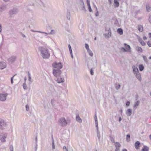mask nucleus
<instances>
[{
  "instance_id": "nucleus-40",
  "label": "nucleus",
  "mask_w": 151,
  "mask_h": 151,
  "mask_svg": "<svg viewBox=\"0 0 151 151\" xmlns=\"http://www.w3.org/2000/svg\"><path fill=\"white\" fill-rule=\"evenodd\" d=\"M91 74V75H93V71L92 69H91L90 70Z\"/></svg>"
},
{
  "instance_id": "nucleus-33",
  "label": "nucleus",
  "mask_w": 151,
  "mask_h": 151,
  "mask_svg": "<svg viewBox=\"0 0 151 151\" xmlns=\"http://www.w3.org/2000/svg\"><path fill=\"white\" fill-rule=\"evenodd\" d=\"M88 6V10L89 12H91L92 11V9L91 8V6H90V5L89 6Z\"/></svg>"
},
{
  "instance_id": "nucleus-5",
  "label": "nucleus",
  "mask_w": 151,
  "mask_h": 151,
  "mask_svg": "<svg viewBox=\"0 0 151 151\" xmlns=\"http://www.w3.org/2000/svg\"><path fill=\"white\" fill-rule=\"evenodd\" d=\"M5 122L2 119H0V129H3L6 127Z\"/></svg>"
},
{
  "instance_id": "nucleus-46",
  "label": "nucleus",
  "mask_w": 151,
  "mask_h": 151,
  "mask_svg": "<svg viewBox=\"0 0 151 151\" xmlns=\"http://www.w3.org/2000/svg\"><path fill=\"white\" fill-rule=\"evenodd\" d=\"M63 149L64 150H66V151H67V148H66V147L65 146H64V147H63Z\"/></svg>"
},
{
  "instance_id": "nucleus-51",
  "label": "nucleus",
  "mask_w": 151,
  "mask_h": 151,
  "mask_svg": "<svg viewBox=\"0 0 151 151\" xmlns=\"http://www.w3.org/2000/svg\"><path fill=\"white\" fill-rule=\"evenodd\" d=\"M1 25L0 24V32H1Z\"/></svg>"
},
{
  "instance_id": "nucleus-20",
  "label": "nucleus",
  "mask_w": 151,
  "mask_h": 151,
  "mask_svg": "<svg viewBox=\"0 0 151 151\" xmlns=\"http://www.w3.org/2000/svg\"><path fill=\"white\" fill-rule=\"evenodd\" d=\"M136 77L139 80H140L141 79V76L140 74L139 73H137L136 74Z\"/></svg>"
},
{
  "instance_id": "nucleus-23",
  "label": "nucleus",
  "mask_w": 151,
  "mask_h": 151,
  "mask_svg": "<svg viewBox=\"0 0 151 151\" xmlns=\"http://www.w3.org/2000/svg\"><path fill=\"white\" fill-rule=\"evenodd\" d=\"M133 71L135 72H137L138 71V69L135 66H134L133 67Z\"/></svg>"
},
{
  "instance_id": "nucleus-15",
  "label": "nucleus",
  "mask_w": 151,
  "mask_h": 151,
  "mask_svg": "<svg viewBox=\"0 0 151 151\" xmlns=\"http://www.w3.org/2000/svg\"><path fill=\"white\" fill-rule=\"evenodd\" d=\"M149 148L146 146H144L142 149V151H148Z\"/></svg>"
},
{
  "instance_id": "nucleus-38",
  "label": "nucleus",
  "mask_w": 151,
  "mask_h": 151,
  "mask_svg": "<svg viewBox=\"0 0 151 151\" xmlns=\"http://www.w3.org/2000/svg\"><path fill=\"white\" fill-rule=\"evenodd\" d=\"M87 6H89L90 5V1L89 0H87Z\"/></svg>"
},
{
  "instance_id": "nucleus-48",
  "label": "nucleus",
  "mask_w": 151,
  "mask_h": 151,
  "mask_svg": "<svg viewBox=\"0 0 151 151\" xmlns=\"http://www.w3.org/2000/svg\"><path fill=\"white\" fill-rule=\"evenodd\" d=\"M119 148H116L115 151H119Z\"/></svg>"
},
{
  "instance_id": "nucleus-59",
  "label": "nucleus",
  "mask_w": 151,
  "mask_h": 151,
  "mask_svg": "<svg viewBox=\"0 0 151 151\" xmlns=\"http://www.w3.org/2000/svg\"><path fill=\"white\" fill-rule=\"evenodd\" d=\"M150 95H151V92H150Z\"/></svg>"
},
{
  "instance_id": "nucleus-12",
  "label": "nucleus",
  "mask_w": 151,
  "mask_h": 151,
  "mask_svg": "<svg viewBox=\"0 0 151 151\" xmlns=\"http://www.w3.org/2000/svg\"><path fill=\"white\" fill-rule=\"evenodd\" d=\"M132 110L131 109H129L126 111V114L128 116H130L132 114Z\"/></svg>"
},
{
  "instance_id": "nucleus-16",
  "label": "nucleus",
  "mask_w": 151,
  "mask_h": 151,
  "mask_svg": "<svg viewBox=\"0 0 151 151\" xmlns=\"http://www.w3.org/2000/svg\"><path fill=\"white\" fill-rule=\"evenodd\" d=\"M76 120L78 122L81 123L82 122V120L81 118L79 117V115H78L76 116Z\"/></svg>"
},
{
  "instance_id": "nucleus-36",
  "label": "nucleus",
  "mask_w": 151,
  "mask_h": 151,
  "mask_svg": "<svg viewBox=\"0 0 151 151\" xmlns=\"http://www.w3.org/2000/svg\"><path fill=\"white\" fill-rule=\"evenodd\" d=\"M10 150L11 151H13V148L12 146L11 145L10 147Z\"/></svg>"
},
{
  "instance_id": "nucleus-7",
  "label": "nucleus",
  "mask_w": 151,
  "mask_h": 151,
  "mask_svg": "<svg viewBox=\"0 0 151 151\" xmlns=\"http://www.w3.org/2000/svg\"><path fill=\"white\" fill-rule=\"evenodd\" d=\"M59 122L61 124L62 126H65L67 124V122L65 118H62L60 119Z\"/></svg>"
},
{
  "instance_id": "nucleus-8",
  "label": "nucleus",
  "mask_w": 151,
  "mask_h": 151,
  "mask_svg": "<svg viewBox=\"0 0 151 151\" xmlns=\"http://www.w3.org/2000/svg\"><path fill=\"white\" fill-rule=\"evenodd\" d=\"M6 66V63L4 62H0V69H1L5 68Z\"/></svg>"
},
{
  "instance_id": "nucleus-34",
  "label": "nucleus",
  "mask_w": 151,
  "mask_h": 151,
  "mask_svg": "<svg viewBox=\"0 0 151 151\" xmlns=\"http://www.w3.org/2000/svg\"><path fill=\"white\" fill-rule=\"evenodd\" d=\"M147 44L149 47H151V42L148 41L147 42Z\"/></svg>"
},
{
  "instance_id": "nucleus-2",
  "label": "nucleus",
  "mask_w": 151,
  "mask_h": 151,
  "mask_svg": "<svg viewBox=\"0 0 151 151\" xmlns=\"http://www.w3.org/2000/svg\"><path fill=\"white\" fill-rule=\"evenodd\" d=\"M125 48L124 47H122L121 50L123 52H130V47L129 45H127L126 43L124 44Z\"/></svg>"
},
{
  "instance_id": "nucleus-11",
  "label": "nucleus",
  "mask_w": 151,
  "mask_h": 151,
  "mask_svg": "<svg viewBox=\"0 0 151 151\" xmlns=\"http://www.w3.org/2000/svg\"><path fill=\"white\" fill-rule=\"evenodd\" d=\"M114 6L115 7H118L119 6V3L118 0H114Z\"/></svg>"
},
{
  "instance_id": "nucleus-10",
  "label": "nucleus",
  "mask_w": 151,
  "mask_h": 151,
  "mask_svg": "<svg viewBox=\"0 0 151 151\" xmlns=\"http://www.w3.org/2000/svg\"><path fill=\"white\" fill-rule=\"evenodd\" d=\"M64 80L63 78H59L57 79V81L58 83H60L63 82L64 81Z\"/></svg>"
},
{
  "instance_id": "nucleus-27",
  "label": "nucleus",
  "mask_w": 151,
  "mask_h": 151,
  "mask_svg": "<svg viewBox=\"0 0 151 151\" xmlns=\"http://www.w3.org/2000/svg\"><path fill=\"white\" fill-rule=\"evenodd\" d=\"M85 47L86 48V49H87V51L88 50H90V49L89 48V46H88V45L87 44H85Z\"/></svg>"
},
{
  "instance_id": "nucleus-49",
  "label": "nucleus",
  "mask_w": 151,
  "mask_h": 151,
  "mask_svg": "<svg viewBox=\"0 0 151 151\" xmlns=\"http://www.w3.org/2000/svg\"><path fill=\"white\" fill-rule=\"evenodd\" d=\"M122 151H127V150L126 149H124L122 150Z\"/></svg>"
},
{
  "instance_id": "nucleus-30",
  "label": "nucleus",
  "mask_w": 151,
  "mask_h": 151,
  "mask_svg": "<svg viewBox=\"0 0 151 151\" xmlns=\"http://www.w3.org/2000/svg\"><path fill=\"white\" fill-rule=\"evenodd\" d=\"M15 10H12L10 11V14H13L15 13Z\"/></svg>"
},
{
  "instance_id": "nucleus-31",
  "label": "nucleus",
  "mask_w": 151,
  "mask_h": 151,
  "mask_svg": "<svg viewBox=\"0 0 151 151\" xmlns=\"http://www.w3.org/2000/svg\"><path fill=\"white\" fill-rule=\"evenodd\" d=\"M68 47H69V50L70 53L71 54H72V49H71V46H70V45H68Z\"/></svg>"
},
{
  "instance_id": "nucleus-53",
  "label": "nucleus",
  "mask_w": 151,
  "mask_h": 151,
  "mask_svg": "<svg viewBox=\"0 0 151 151\" xmlns=\"http://www.w3.org/2000/svg\"><path fill=\"white\" fill-rule=\"evenodd\" d=\"M29 78V81H30L31 80V76H28Z\"/></svg>"
},
{
  "instance_id": "nucleus-57",
  "label": "nucleus",
  "mask_w": 151,
  "mask_h": 151,
  "mask_svg": "<svg viewBox=\"0 0 151 151\" xmlns=\"http://www.w3.org/2000/svg\"><path fill=\"white\" fill-rule=\"evenodd\" d=\"M95 40H96V37H95L94 39Z\"/></svg>"
},
{
  "instance_id": "nucleus-14",
  "label": "nucleus",
  "mask_w": 151,
  "mask_h": 151,
  "mask_svg": "<svg viewBox=\"0 0 151 151\" xmlns=\"http://www.w3.org/2000/svg\"><path fill=\"white\" fill-rule=\"evenodd\" d=\"M143 27L141 25H139L138 26V29L140 32H142L143 30Z\"/></svg>"
},
{
  "instance_id": "nucleus-41",
  "label": "nucleus",
  "mask_w": 151,
  "mask_h": 151,
  "mask_svg": "<svg viewBox=\"0 0 151 151\" xmlns=\"http://www.w3.org/2000/svg\"><path fill=\"white\" fill-rule=\"evenodd\" d=\"M26 108L27 110V111L29 109V106L28 105H26Z\"/></svg>"
},
{
  "instance_id": "nucleus-13",
  "label": "nucleus",
  "mask_w": 151,
  "mask_h": 151,
  "mask_svg": "<svg viewBox=\"0 0 151 151\" xmlns=\"http://www.w3.org/2000/svg\"><path fill=\"white\" fill-rule=\"evenodd\" d=\"M114 145L116 147V148H119L121 147V145L118 142H116L115 143Z\"/></svg>"
},
{
  "instance_id": "nucleus-56",
  "label": "nucleus",
  "mask_w": 151,
  "mask_h": 151,
  "mask_svg": "<svg viewBox=\"0 0 151 151\" xmlns=\"http://www.w3.org/2000/svg\"><path fill=\"white\" fill-rule=\"evenodd\" d=\"M149 58L150 59H151V57H150Z\"/></svg>"
},
{
  "instance_id": "nucleus-58",
  "label": "nucleus",
  "mask_w": 151,
  "mask_h": 151,
  "mask_svg": "<svg viewBox=\"0 0 151 151\" xmlns=\"http://www.w3.org/2000/svg\"><path fill=\"white\" fill-rule=\"evenodd\" d=\"M71 56L72 57V58H73V56L72 55H71Z\"/></svg>"
},
{
  "instance_id": "nucleus-21",
  "label": "nucleus",
  "mask_w": 151,
  "mask_h": 151,
  "mask_svg": "<svg viewBox=\"0 0 151 151\" xmlns=\"http://www.w3.org/2000/svg\"><path fill=\"white\" fill-rule=\"evenodd\" d=\"M144 66L142 65H140L139 66V68L140 71L144 69Z\"/></svg>"
},
{
  "instance_id": "nucleus-9",
  "label": "nucleus",
  "mask_w": 151,
  "mask_h": 151,
  "mask_svg": "<svg viewBox=\"0 0 151 151\" xmlns=\"http://www.w3.org/2000/svg\"><path fill=\"white\" fill-rule=\"evenodd\" d=\"M140 143L138 141L136 142L134 144V146L135 148L137 149H139L140 147Z\"/></svg>"
},
{
  "instance_id": "nucleus-52",
  "label": "nucleus",
  "mask_w": 151,
  "mask_h": 151,
  "mask_svg": "<svg viewBox=\"0 0 151 151\" xmlns=\"http://www.w3.org/2000/svg\"><path fill=\"white\" fill-rule=\"evenodd\" d=\"M28 76H31L30 74L29 73V72L28 73Z\"/></svg>"
},
{
  "instance_id": "nucleus-19",
  "label": "nucleus",
  "mask_w": 151,
  "mask_h": 151,
  "mask_svg": "<svg viewBox=\"0 0 151 151\" xmlns=\"http://www.w3.org/2000/svg\"><path fill=\"white\" fill-rule=\"evenodd\" d=\"M146 9L148 12H150L151 10V7L149 5H147L146 6Z\"/></svg>"
},
{
  "instance_id": "nucleus-55",
  "label": "nucleus",
  "mask_w": 151,
  "mask_h": 151,
  "mask_svg": "<svg viewBox=\"0 0 151 151\" xmlns=\"http://www.w3.org/2000/svg\"><path fill=\"white\" fill-rule=\"evenodd\" d=\"M98 13H97V14H96V16H98Z\"/></svg>"
},
{
  "instance_id": "nucleus-4",
  "label": "nucleus",
  "mask_w": 151,
  "mask_h": 151,
  "mask_svg": "<svg viewBox=\"0 0 151 151\" xmlns=\"http://www.w3.org/2000/svg\"><path fill=\"white\" fill-rule=\"evenodd\" d=\"M53 73L54 76L57 77L61 74V71L60 69H54L53 70Z\"/></svg>"
},
{
  "instance_id": "nucleus-47",
  "label": "nucleus",
  "mask_w": 151,
  "mask_h": 151,
  "mask_svg": "<svg viewBox=\"0 0 151 151\" xmlns=\"http://www.w3.org/2000/svg\"><path fill=\"white\" fill-rule=\"evenodd\" d=\"M149 21L150 23H151V17L149 18Z\"/></svg>"
},
{
  "instance_id": "nucleus-32",
  "label": "nucleus",
  "mask_w": 151,
  "mask_h": 151,
  "mask_svg": "<svg viewBox=\"0 0 151 151\" xmlns=\"http://www.w3.org/2000/svg\"><path fill=\"white\" fill-rule=\"evenodd\" d=\"M6 137H5L4 138H1V141L2 142H4L5 141V139L6 138Z\"/></svg>"
},
{
  "instance_id": "nucleus-45",
  "label": "nucleus",
  "mask_w": 151,
  "mask_h": 151,
  "mask_svg": "<svg viewBox=\"0 0 151 151\" xmlns=\"http://www.w3.org/2000/svg\"><path fill=\"white\" fill-rule=\"evenodd\" d=\"M11 82L12 84L13 83V77H12L11 79Z\"/></svg>"
},
{
  "instance_id": "nucleus-22",
  "label": "nucleus",
  "mask_w": 151,
  "mask_h": 151,
  "mask_svg": "<svg viewBox=\"0 0 151 151\" xmlns=\"http://www.w3.org/2000/svg\"><path fill=\"white\" fill-rule=\"evenodd\" d=\"M126 139L127 142L129 141L130 139V136L129 134H127V135Z\"/></svg>"
},
{
  "instance_id": "nucleus-60",
  "label": "nucleus",
  "mask_w": 151,
  "mask_h": 151,
  "mask_svg": "<svg viewBox=\"0 0 151 151\" xmlns=\"http://www.w3.org/2000/svg\"><path fill=\"white\" fill-rule=\"evenodd\" d=\"M25 80H26V78H25Z\"/></svg>"
},
{
  "instance_id": "nucleus-37",
  "label": "nucleus",
  "mask_w": 151,
  "mask_h": 151,
  "mask_svg": "<svg viewBox=\"0 0 151 151\" xmlns=\"http://www.w3.org/2000/svg\"><path fill=\"white\" fill-rule=\"evenodd\" d=\"M120 87V86L119 85H117L116 86V88L118 89H119Z\"/></svg>"
},
{
  "instance_id": "nucleus-39",
  "label": "nucleus",
  "mask_w": 151,
  "mask_h": 151,
  "mask_svg": "<svg viewBox=\"0 0 151 151\" xmlns=\"http://www.w3.org/2000/svg\"><path fill=\"white\" fill-rule=\"evenodd\" d=\"M130 104V102L129 101H127L126 103V105L127 106H129Z\"/></svg>"
},
{
  "instance_id": "nucleus-29",
  "label": "nucleus",
  "mask_w": 151,
  "mask_h": 151,
  "mask_svg": "<svg viewBox=\"0 0 151 151\" xmlns=\"http://www.w3.org/2000/svg\"><path fill=\"white\" fill-rule=\"evenodd\" d=\"M137 50L140 52H142V48L140 47H137Z\"/></svg>"
},
{
  "instance_id": "nucleus-6",
  "label": "nucleus",
  "mask_w": 151,
  "mask_h": 151,
  "mask_svg": "<svg viewBox=\"0 0 151 151\" xmlns=\"http://www.w3.org/2000/svg\"><path fill=\"white\" fill-rule=\"evenodd\" d=\"M7 96V93H0V100L1 101H5L6 99V97Z\"/></svg>"
},
{
  "instance_id": "nucleus-61",
  "label": "nucleus",
  "mask_w": 151,
  "mask_h": 151,
  "mask_svg": "<svg viewBox=\"0 0 151 151\" xmlns=\"http://www.w3.org/2000/svg\"><path fill=\"white\" fill-rule=\"evenodd\" d=\"M150 118H151V117H150Z\"/></svg>"
},
{
  "instance_id": "nucleus-17",
  "label": "nucleus",
  "mask_w": 151,
  "mask_h": 151,
  "mask_svg": "<svg viewBox=\"0 0 151 151\" xmlns=\"http://www.w3.org/2000/svg\"><path fill=\"white\" fill-rule=\"evenodd\" d=\"M117 32L120 35H121L123 34V30L121 28H119L117 29Z\"/></svg>"
},
{
  "instance_id": "nucleus-44",
  "label": "nucleus",
  "mask_w": 151,
  "mask_h": 151,
  "mask_svg": "<svg viewBox=\"0 0 151 151\" xmlns=\"http://www.w3.org/2000/svg\"><path fill=\"white\" fill-rule=\"evenodd\" d=\"M143 39L144 40H146L147 39V38L146 36H144L143 37Z\"/></svg>"
},
{
  "instance_id": "nucleus-1",
  "label": "nucleus",
  "mask_w": 151,
  "mask_h": 151,
  "mask_svg": "<svg viewBox=\"0 0 151 151\" xmlns=\"http://www.w3.org/2000/svg\"><path fill=\"white\" fill-rule=\"evenodd\" d=\"M41 53L42 57L45 59L47 58L50 56V54L48 51V50L47 48H42Z\"/></svg>"
},
{
  "instance_id": "nucleus-26",
  "label": "nucleus",
  "mask_w": 151,
  "mask_h": 151,
  "mask_svg": "<svg viewBox=\"0 0 151 151\" xmlns=\"http://www.w3.org/2000/svg\"><path fill=\"white\" fill-rule=\"evenodd\" d=\"M139 104V101H137L135 103L134 106L137 107Z\"/></svg>"
},
{
  "instance_id": "nucleus-50",
  "label": "nucleus",
  "mask_w": 151,
  "mask_h": 151,
  "mask_svg": "<svg viewBox=\"0 0 151 151\" xmlns=\"http://www.w3.org/2000/svg\"><path fill=\"white\" fill-rule=\"evenodd\" d=\"M122 120V119L121 117H120L119 119V122H120Z\"/></svg>"
},
{
  "instance_id": "nucleus-3",
  "label": "nucleus",
  "mask_w": 151,
  "mask_h": 151,
  "mask_svg": "<svg viewBox=\"0 0 151 151\" xmlns=\"http://www.w3.org/2000/svg\"><path fill=\"white\" fill-rule=\"evenodd\" d=\"M52 66L53 67L55 68H58V69H60L62 68V65L61 63H57L56 62L53 63Z\"/></svg>"
},
{
  "instance_id": "nucleus-24",
  "label": "nucleus",
  "mask_w": 151,
  "mask_h": 151,
  "mask_svg": "<svg viewBox=\"0 0 151 151\" xmlns=\"http://www.w3.org/2000/svg\"><path fill=\"white\" fill-rule=\"evenodd\" d=\"M89 53V55H90L91 56H93V53L92 52V51L90 50L87 51Z\"/></svg>"
},
{
  "instance_id": "nucleus-28",
  "label": "nucleus",
  "mask_w": 151,
  "mask_h": 151,
  "mask_svg": "<svg viewBox=\"0 0 151 151\" xmlns=\"http://www.w3.org/2000/svg\"><path fill=\"white\" fill-rule=\"evenodd\" d=\"M15 58H13V60H12V58H9L8 60L9 62H12L15 60Z\"/></svg>"
},
{
  "instance_id": "nucleus-35",
  "label": "nucleus",
  "mask_w": 151,
  "mask_h": 151,
  "mask_svg": "<svg viewBox=\"0 0 151 151\" xmlns=\"http://www.w3.org/2000/svg\"><path fill=\"white\" fill-rule=\"evenodd\" d=\"M23 87L24 89H26V85L25 83H24L23 84Z\"/></svg>"
},
{
  "instance_id": "nucleus-54",
  "label": "nucleus",
  "mask_w": 151,
  "mask_h": 151,
  "mask_svg": "<svg viewBox=\"0 0 151 151\" xmlns=\"http://www.w3.org/2000/svg\"><path fill=\"white\" fill-rule=\"evenodd\" d=\"M149 137L150 139H151V134L150 135Z\"/></svg>"
},
{
  "instance_id": "nucleus-18",
  "label": "nucleus",
  "mask_w": 151,
  "mask_h": 151,
  "mask_svg": "<svg viewBox=\"0 0 151 151\" xmlns=\"http://www.w3.org/2000/svg\"><path fill=\"white\" fill-rule=\"evenodd\" d=\"M139 42L140 43V44L142 45H145V42L143 41L141 39H140L139 40Z\"/></svg>"
},
{
  "instance_id": "nucleus-42",
  "label": "nucleus",
  "mask_w": 151,
  "mask_h": 151,
  "mask_svg": "<svg viewBox=\"0 0 151 151\" xmlns=\"http://www.w3.org/2000/svg\"><path fill=\"white\" fill-rule=\"evenodd\" d=\"M52 148L53 149H54L55 148V145H54V141H53L52 142Z\"/></svg>"
},
{
  "instance_id": "nucleus-43",
  "label": "nucleus",
  "mask_w": 151,
  "mask_h": 151,
  "mask_svg": "<svg viewBox=\"0 0 151 151\" xmlns=\"http://www.w3.org/2000/svg\"><path fill=\"white\" fill-rule=\"evenodd\" d=\"M111 141L112 142H114V139L113 138H111Z\"/></svg>"
},
{
  "instance_id": "nucleus-25",
  "label": "nucleus",
  "mask_w": 151,
  "mask_h": 151,
  "mask_svg": "<svg viewBox=\"0 0 151 151\" xmlns=\"http://www.w3.org/2000/svg\"><path fill=\"white\" fill-rule=\"evenodd\" d=\"M95 120L96 122V123L97 124V125H98V122H97V116L96 115V114L95 115Z\"/></svg>"
}]
</instances>
